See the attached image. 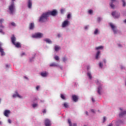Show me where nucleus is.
I'll return each mask as SVG.
<instances>
[{
    "instance_id": "nucleus-1",
    "label": "nucleus",
    "mask_w": 126,
    "mask_h": 126,
    "mask_svg": "<svg viewBox=\"0 0 126 126\" xmlns=\"http://www.w3.org/2000/svg\"><path fill=\"white\" fill-rule=\"evenodd\" d=\"M48 17H49V13H43L39 18V22H46Z\"/></svg>"
},
{
    "instance_id": "nucleus-2",
    "label": "nucleus",
    "mask_w": 126,
    "mask_h": 126,
    "mask_svg": "<svg viewBox=\"0 0 126 126\" xmlns=\"http://www.w3.org/2000/svg\"><path fill=\"white\" fill-rule=\"evenodd\" d=\"M11 42L13 45L16 47V48H21V44L19 42H15L16 41V37L14 35H12L11 38Z\"/></svg>"
},
{
    "instance_id": "nucleus-3",
    "label": "nucleus",
    "mask_w": 126,
    "mask_h": 126,
    "mask_svg": "<svg viewBox=\"0 0 126 126\" xmlns=\"http://www.w3.org/2000/svg\"><path fill=\"white\" fill-rule=\"evenodd\" d=\"M14 1L15 0H12L11 5L9 6L10 14H13V12H14Z\"/></svg>"
},
{
    "instance_id": "nucleus-4",
    "label": "nucleus",
    "mask_w": 126,
    "mask_h": 126,
    "mask_svg": "<svg viewBox=\"0 0 126 126\" xmlns=\"http://www.w3.org/2000/svg\"><path fill=\"white\" fill-rule=\"evenodd\" d=\"M42 37H43V33L41 32H37L32 35V38H42Z\"/></svg>"
},
{
    "instance_id": "nucleus-5",
    "label": "nucleus",
    "mask_w": 126,
    "mask_h": 126,
    "mask_svg": "<svg viewBox=\"0 0 126 126\" xmlns=\"http://www.w3.org/2000/svg\"><path fill=\"white\" fill-rule=\"evenodd\" d=\"M46 13H49V16H50V15H52V16H56L58 13V12L56 10H53L50 12H46Z\"/></svg>"
},
{
    "instance_id": "nucleus-6",
    "label": "nucleus",
    "mask_w": 126,
    "mask_h": 126,
    "mask_svg": "<svg viewBox=\"0 0 126 126\" xmlns=\"http://www.w3.org/2000/svg\"><path fill=\"white\" fill-rule=\"evenodd\" d=\"M112 15L113 16V17H114V18H119L120 14V13L114 11L112 13Z\"/></svg>"
},
{
    "instance_id": "nucleus-7",
    "label": "nucleus",
    "mask_w": 126,
    "mask_h": 126,
    "mask_svg": "<svg viewBox=\"0 0 126 126\" xmlns=\"http://www.w3.org/2000/svg\"><path fill=\"white\" fill-rule=\"evenodd\" d=\"M110 26L112 29L114 34L117 33V30L116 29V26H115V25H114L112 23L110 24Z\"/></svg>"
},
{
    "instance_id": "nucleus-8",
    "label": "nucleus",
    "mask_w": 126,
    "mask_h": 126,
    "mask_svg": "<svg viewBox=\"0 0 126 126\" xmlns=\"http://www.w3.org/2000/svg\"><path fill=\"white\" fill-rule=\"evenodd\" d=\"M45 126H51V121L48 119L45 120Z\"/></svg>"
},
{
    "instance_id": "nucleus-9",
    "label": "nucleus",
    "mask_w": 126,
    "mask_h": 126,
    "mask_svg": "<svg viewBox=\"0 0 126 126\" xmlns=\"http://www.w3.org/2000/svg\"><path fill=\"white\" fill-rule=\"evenodd\" d=\"M68 23H69V22H68V21L67 20L64 21L62 24V27L63 28H64V27H66V26L68 25Z\"/></svg>"
},
{
    "instance_id": "nucleus-10",
    "label": "nucleus",
    "mask_w": 126,
    "mask_h": 126,
    "mask_svg": "<svg viewBox=\"0 0 126 126\" xmlns=\"http://www.w3.org/2000/svg\"><path fill=\"white\" fill-rule=\"evenodd\" d=\"M9 114H10V111L8 110H6L4 111V116H5V117H7V118H8Z\"/></svg>"
},
{
    "instance_id": "nucleus-11",
    "label": "nucleus",
    "mask_w": 126,
    "mask_h": 126,
    "mask_svg": "<svg viewBox=\"0 0 126 126\" xmlns=\"http://www.w3.org/2000/svg\"><path fill=\"white\" fill-rule=\"evenodd\" d=\"M72 98L74 102H77L78 101V97L75 94L73 95Z\"/></svg>"
},
{
    "instance_id": "nucleus-12",
    "label": "nucleus",
    "mask_w": 126,
    "mask_h": 126,
    "mask_svg": "<svg viewBox=\"0 0 126 126\" xmlns=\"http://www.w3.org/2000/svg\"><path fill=\"white\" fill-rule=\"evenodd\" d=\"M0 53H1V56H4L5 54L4 53V51H3V49L1 48V44L0 43Z\"/></svg>"
},
{
    "instance_id": "nucleus-13",
    "label": "nucleus",
    "mask_w": 126,
    "mask_h": 126,
    "mask_svg": "<svg viewBox=\"0 0 126 126\" xmlns=\"http://www.w3.org/2000/svg\"><path fill=\"white\" fill-rule=\"evenodd\" d=\"M28 5L29 8H31V7H32V0H28Z\"/></svg>"
},
{
    "instance_id": "nucleus-14",
    "label": "nucleus",
    "mask_w": 126,
    "mask_h": 126,
    "mask_svg": "<svg viewBox=\"0 0 126 126\" xmlns=\"http://www.w3.org/2000/svg\"><path fill=\"white\" fill-rule=\"evenodd\" d=\"M40 75L43 77H46L48 75V73L47 72H43L40 73Z\"/></svg>"
},
{
    "instance_id": "nucleus-15",
    "label": "nucleus",
    "mask_w": 126,
    "mask_h": 126,
    "mask_svg": "<svg viewBox=\"0 0 126 126\" xmlns=\"http://www.w3.org/2000/svg\"><path fill=\"white\" fill-rule=\"evenodd\" d=\"M34 23H31L30 24V30H32L34 29Z\"/></svg>"
},
{
    "instance_id": "nucleus-16",
    "label": "nucleus",
    "mask_w": 126,
    "mask_h": 126,
    "mask_svg": "<svg viewBox=\"0 0 126 126\" xmlns=\"http://www.w3.org/2000/svg\"><path fill=\"white\" fill-rule=\"evenodd\" d=\"M101 90H102V87H99L97 90V93L99 95H101Z\"/></svg>"
},
{
    "instance_id": "nucleus-17",
    "label": "nucleus",
    "mask_w": 126,
    "mask_h": 126,
    "mask_svg": "<svg viewBox=\"0 0 126 126\" xmlns=\"http://www.w3.org/2000/svg\"><path fill=\"white\" fill-rule=\"evenodd\" d=\"M125 115H126V111H125L119 114V117L121 118V117H123V116H125Z\"/></svg>"
},
{
    "instance_id": "nucleus-18",
    "label": "nucleus",
    "mask_w": 126,
    "mask_h": 126,
    "mask_svg": "<svg viewBox=\"0 0 126 126\" xmlns=\"http://www.w3.org/2000/svg\"><path fill=\"white\" fill-rule=\"evenodd\" d=\"M44 41L46 42V43H48L49 44H51L52 41L49 39H44Z\"/></svg>"
},
{
    "instance_id": "nucleus-19",
    "label": "nucleus",
    "mask_w": 126,
    "mask_h": 126,
    "mask_svg": "<svg viewBox=\"0 0 126 126\" xmlns=\"http://www.w3.org/2000/svg\"><path fill=\"white\" fill-rule=\"evenodd\" d=\"M87 74L88 76H89L90 79H92V76L91 75V73L88 72Z\"/></svg>"
},
{
    "instance_id": "nucleus-20",
    "label": "nucleus",
    "mask_w": 126,
    "mask_h": 126,
    "mask_svg": "<svg viewBox=\"0 0 126 126\" xmlns=\"http://www.w3.org/2000/svg\"><path fill=\"white\" fill-rule=\"evenodd\" d=\"M63 106L64 108H68V104L66 102L64 103Z\"/></svg>"
},
{
    "instance_id": "nucleus-21",
    "label": "nucleus",
    "mask_w": 126,
    "mask_h": 126,
    "mask_svg": "<svg viewBox=\"0 0 126 126\" xmlns=\"http://www.w3.org/2000/svg\"><path fill=\"white\" fill-rule=\"evenodd\" d=\"M13 97L14 98H15L16 97H18L19 98H21V96H20V95H19L18 94H14L13 95Z\"/></svg>"
},
{
    "instance_id": "nucleus-22",
    "label": "nucleus",
    "mask_w": 126,
    "mask_h": 126,
    "mask_svg": "<svg viewBox=\"0 0 126 126\" xmlns=\"http://www.w3.org/2000/svg\"><path fill=\"white\" fill-rule=\"evenodd\" d=\"M95 49L96 50H100L101 49H104V47L103 46H100L96 47Z\"/></svg>"
},
{
    "instance_id": "nucleus-23",
    "label": "nucleus",
    "mask_w": 126,
    "mask_h": 126,
    "mask_svg": "<svg viewBox=\"0 0 126 126\" xmlns=\"http://www.w3.org/2000/svg\"><path fill=\"white\" fill-rule=\"evenodd\" d=\"M50 66H58V65L56 63H52L50 64Z\"/></svg>"
},
{
    "instance_id": "nucleus-24",
    "label": "nucleus",
    "mask_w": 126,
    "mask_h": 126,
    "mask_svg": "<svg viewBox=\"0 0 126 126\" xmlns=\"http://www.w3.org/2000/svg\"><path fill=\"white\" fill-rule=\"evenodd\" d=\"M100 51H98L96 53V56H95V58L96 59H98V58H99V55H100Z\"/></svg>"
},
{
    "instance_id": "nucleus-25",
    "label": "nucleus",
    "mask_w": 126,
    "mask_h": 126,
    "mask_svg": "<svg viewBox=\"0 0 126 126\" xmlns=\"http://www.w3.org/2000/svg\"><path fill=\"white\" fill-rule=\"evenodd\" d=\"M61 97L62 99H63V100H65V96H64V95H63V94H61Z\"/></svg>"
},
{
    "instance_id": "nucleus-26",
    "label": "nucleus",
    "mask_w": 126,
    "mask_h": 126,
    "mask_svg": "<svg viewBox=\"0 0 126 126\" xmlns=\"http://www.w3.org/2000/svg\"><path fill=\"white\" fill-rule=\"evenodd\" d=\"M68 123L69 125V126H72V124H71V121L70 119H68Z\"/></svg>"
},
{
    "instance_id": "nucleus-27",
    "label": "nucleus",
    "mask_w": 126,
    "mask_h": 126,
    "mask_svg": "<svg viewBox=\"0 0 126 126\" xmlns=\"http://www.w3.org/2000/svg\"><path fill=\"white\" fill-rule=\"evenodd\" d=\"M55 50L56 52H58V51H59V50H60V47L59 46H55Z\"/></svg>"
},
{
    "instance_id": "nucleus-28",
    "label": "nucleus",
    "mask_w": 126,
    "mask_h": 126,
    "mask_svg": "<svg viewBox=\"0 0 126 126\" xmlns=\"http://www.w3.org/2000/svg\"><path fill=\"white\" fill-rule=\"evenodd\" d=\"M38 106V104L37 103H34L32 104L33 108H36V107Z\"/></svg>"
},
{
    "instance_id": "nucleus-29",
    "label": "nucleus",
    "mask_w": 126,
    "mask_h": 126,
    "mask_svg": "<svg viewBox=\"0 0 126 126\" xmlns=\"http://www.w3.org/2000/svg\"><path fill=\"white\" fill-rule=\"evenodd\" d=\"M55 59L56 60V61H59V60H60V58L59 57V56H55Z\"/></svg>"
},
{
    "instance_id": "nucleus-30",
    "label": "nucleus",
    "mask_w": 126,
    "mask_h": 126,
    "mask_svg": "<svg viewBox=\"0 0 126 126\" xmlns=\"http://www.w3.org/2000/svg\"><path fill=\"white\" fill-rule=\"evenodd\" d=\"M111 8H115V5L113 4V2L110 3Z\"/></svg>"
},
{
    "instance_id": "nucleus-31",
    "label": "nucleus",
    "mask_w": 126,
    "mask_h": 126,
    "mask_svg": "<svg viewBox=\"0 0 126 126\" xmlns=\"http://www.w3.org/2000/svg\"><path fill=\"white\" fill-rule=\"evenodd\" d=\"M122 2H123V6H126V3L125 0H122Z\"/></svg>"
},
{
    "instance_id": "nucleus-32",
    "label": "nucleus",
    "mask_w": 126,
    "mask_h": 126,
    "mask_svg": "<svg viewBox=\"0 0 126 126\" xmlns=\"http://www.w3.org/2000/svg\"><path fill=\"white\" fill-rule=\"evenodd\" d=\"M99 65V67H100L101 68H102V67H103V63H102L100 62Z\"/></svg>"
},
{
    "instance_id": "nucleus-33",
    "label": "nucleus",
    "mask_w": 126,
    "mask_h": 126,
    "mask_svg": "<svg viewBox=\"0 0 126 126\" xmlns=\"http://www.w3.org/2000/svg\"><path fill=\"white\" fill-rule=\"evenodd\" d=\"M4 21V20L3 19H0V24H2V23Z\"/></svg>"
},
{
    "instance_id": "nucleus-34",
    "label": "nucleus",
    "mask_w": 126,
    "mask_h": 126,
    "mask_svg": "<svg viewBox=\"0 0 126 126\" xmlns=\"http://www.w3.org/2000/svg\"><path fill=\"white\" fill-rule=\"evenodd\" d=\"M63 62H64H64H66V61H67V59H66V58L63 57Z\"/></svg>"
},
{
    "instance_id": "nucleus-35",
    "label": "nucleus",
    "mask_w": 126,
    "mask_h": 126,
    "mask_svg": "<svg viewBox=\"0 0 126 126\" xmlns=\"http://www.w3.org/2000/svg\"><path fill=\"white\" fill-rule=\"evenodd\" d=\"M98 32V29H95L94 32V34H95V35H96Z\"/></svg>"
},
{
    "instance_id": "nucleus-36",
    "label": "nucleus",
    "mask_w": 126,
    "mask_h": 126,
    "mask_svg": "<svg viewBox=\"0 0 126 126\" xmlns=\"http://www.w3.org/2000/svg\"><path fill=\"white\" fill-rule=\"evenodd\" d=\"M88 13L90 14H92V13H93V11L92 10H89V11H88Z\"/></svg>"
},
{
    "instance_id": "nucleus-37",
    "label": "nucleus",
    "mask_w": 126,
    "mask_h": 126,
    "mask_svg": "<svg viewBox=\"0 0 126 126\" xmlns=\"http://www.w3.org/2000/svg\"><path fill=\"white\" fill-rule=\"evenodd\" d=\"M11 25L12 26H16V25H15V23H14V22H12L11 23Z\"/></svg>"
},
{
    "instance_id": "nucleus-38",
    "label": "nucleus",
    "mask_w": 126,
    "mask_h": 126,
    "mask_svg": "<svg viewBox=\"0 0 126 126\" xmlns=\"http://www.w3.org/2000/svg\"><path fill=\"white\" fill-rule=\"evenodd\" d=\"M67 18H70V14H68L67 16Z\"/></svg>"
},
{
    "instance_id": "nucleus-39",
    "label": "nucleus",
    "mask_w": 126,
    "mask_h": 126,
    "mask_svg": "<svg viewBox=\"0 0 126 126\" xmlns=\"http://www.w3.org/2000/svg\"><path fill=\"white\" fill-rule=\"evenodd\" d=\"M0 33H1V34H4V32H2V30H0Z\"/></svg>"
},
{
    "instance_id": "nucleus-40",
    "label": "nucleus",
    "mask_w": 126,
    "mask_h": 126,
    "mask_svg": "<svg viewBox=\"0 0 126 126\" xmlns=\"http://www.w3.org/2000/svg\"><path fill=\"white\" fill-rule=\"evenodd\" d=\"M8 122L9 123V124H11V120L10 119H8Z\"/></svg>"
},
{
    "instance_id": "nucleus-41",
    "label": "nucleus",
    "mask_w": 126,
    "mask_h": 126,
    "mask_svg": "<svg viewBox=\"0 0 126 126\" xmlns=\"http://www.w3.org/2000/svg\"><path fill=\"white\" fill-rule=\"evenodd\" d=\"M64 11V10L63 9L61 10V13H63Z\"/></svg>"
},
{
    "instance_id": "nucleus-42",
    "label": "nucleus",
    "mask_w": 126,
    "mask_h": 126,
    "mask_svg": "<svg viewBox=\"0 0 126 126\" xmlns=\"http://www.w3.org/2000/svg\"><path fill=\"white\" fill-rule=\"evenodd\" d=\"M97 20H98V22H100V21H101V18H99V17L98 18Z\"/></svg>"
},
{
    "instance_id": "nucleus-43",
    "label": "nucleus",
    "mask_w": 126,
    "mask_h": 126,
    "mask_svg": "<svg viewBox=\"0 0 126 126\" xmlns=\"http://www.w3.org/2000/svg\"><path fill=\"white\" fill-rule=\"evenodd\" d=\"M39 88H40V86H38L36 87V90H39Z\"/></svg>"
},
{
    "instance_id": "nucleus-44",
    "label": "nucleus",
    "mask_w": 126,
    "mask_h": 126,
    "mask_svg": "<svg viewBox=\"0 0 126 126\" xmlns=\"http://www.w3.org/2000/svg\"><path fill=\"white\" fill-rule=\"evenodd\" d=\"M46 112H47V111L46 110V109H44V110L43 111V114H46Z\"/></svg>"
},
{
    "instance_id": "nucleus-45",
    "label": "nucleus",
    "mask_w": 126,
    "mask_h": 126,
    "mask_svg": "<svg viewBox=\"0 0 126 126\" xmlns=\"http://www.w3.org/2000/svg\"><path fill=\"white\" fill-rule=\"evenodd\" d=\"M106 122V117H103V122Z\"/></svg>"
},
{
    "instance_id": "nucleus-46",
    "label": "nucleus",
    "mask_w": 126,
    "mask_h": 126,
    "mask_svg": "<svg viewBox=\"0 0 126 126\" xmlns=\"http://www.w3.org/2000/svg\"><path fill=\"white\" fill-rule=\"evenodd\" d=\"M92 102H95V99H94V98L93 97L92 98Z\"/></svg>"
},
{
    "instance_id": "nucleus-47",
    "label": "nucleus",
    "mask_w": 126,
    "mask_h": 126,
    "mask_svg": "<svg viewBox=\"0 0 126 126\" xmlns=\"http://www.w3.org/2000/svg\"><path fill=\"white\" fill-rule=\"evenodd\" d=\"M91 111L92 113H95V111L94 110V109H91Z\"/></svg>"
},
{
    "instance_id": "nucleus-48",
    "label": "nucleus",
    "mask_w": 126,
    "mask_h": 126,
    "mask_svg": "<svg viewBox=\"0 0 126 126\" xmlns=\"http://www.w3.org/2000/svg\"><path fill=\"white\" fill-rule=\"evenodd\" d=\"M0 28H4V27L1 25H0Z\"/></svg>"
},
{
    "instance_id": "nucleus-49",
    "label": "nucleus",
    "mask_w": 126,
    "mask_h": 126,
    "mask_svg": "<svg viewBox=\"0 0 126 126\" xmlns=\"http://www.w3.org/2000/svg\"><path fill=\"white\" fill-rule=\"evenodd\" d=\"M85 29L86 30H87L88 29V26H86V27H85Z\"/></svg>"
},
{
    "instance_id": "nucleus-50",
    "label": "nucleus",
    "mask_w": 126,
    "mask_h": 126,
    "mask_svg": "<svg viewBox=\"0 0 126 126\" xmlns=\"http://www.w3.org/2000/svg\"><path fill=\"white\" fill-rule=\"evenodd\" d=\"M103 63H107V62L106 61V60H103Z\"/></svg>"
},
{
    "instance_id": "nucleus-51",
    "label": "nucleus",
    "mask_w": 126,
    "mask_h": 126,
    "mask_svg": "<svg viewBox=\"0 0 126 126\" xmlns=\"http://www.w3.org/2000/svg\"><path fill=\"white\" fill-rule=\"evenodd\" d=\"M58 38H60V37H61V34H58Z\"/></svg>"
},
{
    "instance_id": "nucleus-52",
    "label": "nucleus",
    "mask_w": 126,
    "mask_h": 126,
    "mask_svg": "<svg viewBox=\"0 0 126 126\" xmlns=\"http://www.w3.org/2000/svg\"><path fill=\"white\" fill-rule=\"evenodd\" d=\"M86 114L87 115V116H88V112L86 111Z\"/></svg>"
},
{
    "instance_id": "nucleus-53",
    "label": "nucleus",
    "mask_w": 126,
    "mask_h": 126,
    "mask_svg": "<svg viewBox=\"0 0 126 126\" xmlns=\"http://www.w3.org/2000/svg\"><path fill=\"white\" fill-rule=\"evenodd\" d=\"M73 126H77V125H76V124H74Z\"/></svg>"
},
{
    "instance_id": "nucleus-54",
    "label": "nucleus",
    "mask_w": 126,
    "mask_h": 126,
    "mask_svg": "<svg viewBox=\"0 0 126 126\" xmlns=\"http://www.w3.org/2000/svg\"><path fill=\"white\" fill-rule=\"evenodd\" d=\"M118 46L120 47H122V45H121V44H118Z\"/></svg>"
},
{
    "instance_id": "nucleus-55",
    "label": "nucleus",
    "mask_w": 126,
    "mask_h": 126,
    "mask_svg": "<svg viewBox=\"0 0 126 126\" xmlns=\"http://www.w3.org/2000/svg\"><path fill=\"white\" fill-rule=\"evenodd\" d=\"M111 1H112V2H114V1H116V0H111Z\"/></svg>"
},
{
    "instance_id": "nucleus-56",
    "label": "nucleus",
    "mask_w": 126,
    "mask_h": 126,
    "mask_svg": "<svg viewBox=\"0 0 126 126\" xmlns=\"http://www.w3.org/2000/svg\"><path fill=\"white\" fill-rule=\"evenodd\" d=\"M124 23H126V19L124 21Z\"/></svg>"
},
{
    "instance_id": "nucleus-57",
    "label": "nucleus",
    "mask_w": 126,
    "mask_h": 126,
    "mask_svg": "<svg viewBox=\"0 0 126 126\" xmlns=\"http://www.w3.org/2000/svg\"><path fill=\"white\" fill-rule=\"evenodd\" d=\"M25 78H26V79H28V78L27 77H25Z\"/></svg>"
},
{
    "instance_id": "nucleus-58",
    "label": "nucleus",
    "mask_w": 126,
    "mask_h": 126,
    "mask_svg": "<svg viewBox=\"0 0 126 126\" xmlns=\"http://www.w3.org/2000/svg\"><path fill=\"white\" fill-rule=\"evenodd\" d=\"M108 126H113L112 124H110Z\"/></svg>"
},
{
    "instance_id": "nucleus-59",
    "label": "nucleus",
    "mask_w": 126,
    "mask_h": 126,
    "mask_svg": "<svg viewBox=\"0 0 126 126\" xmlns=\"http://www.w3.org/2000/svg\"><path fill=\"white\" fill-rule=\"evenodd\" d=\"M25 55V53H23V54H22V56H23V55Z\"/></svg>"
},
{
    "instance_id": "nucleus-60",
    "label": "nucleus",
    "mask_w": 126,
    "mask_h": 126,
    "mask_svg": "<svg viewBox=\"0 0 126 126\" xmlns=\"http://www.w3.org/2000/svg\"><path fill=\"white\" fill-rule=\"evenodd\" d=\"M6 67H8V65H6Z\"/></svg>"
},
{
    "instance_id": "nucleus-61",
    "label": "nucleus",
    "mask_w": 126,
    "mask_h": 126,
    "mask_svg": "<svg viewBox=\"0 0 126 126\" xmlns=\"http://www.w3.org/2000/svg\"><path fill=\"white\" fill-rule=\"evenodd\" d=\"M2 123L0 121V125H1Z\"/></svg>"
},
{
    "instance_id": "nucleus-62",
    "label": "nucleus",
    "mask_w": 126,
    "mask_h": 126,
    "mask_svg": "<svg viewBox=\"0 0 126 126\" xmlns=\"http://www.w3.org/2000/svg\"><path fill=\"white\" fill-rule=\"evenodd\" d=\"M121 68H122V69H123V68H124V67H121Z\"/></svg>"
},
{
    "instance_id": "nucleus-63",
    "label": "nucleus",
    "mask_w": 126,
    "mask_h": 126,
    "mask_svg": "<svg viewBox=\"0 0 126 126\" xmlns=\"http://www.w3.org/2000/svg\"><path fill=\"white\" fill-rule=\"evenodd\" d=\"M120 110H121V111H122L123 109H122L121 108H120Z\"/></svg>"
},
{
    "instance_id": "nucleus-64",
    "label": "nucleus",
    "mask_w": 126,
    "mask_h": 126,
    "mask_svg": "<svg viewBox=\"0 0 126 126\" xmlns=\"http://www.w3.org/2000/svg\"><path fill=\"white\" fill-rule=\"evenodd\" d=\"M87 69H89V67H88V68H87Z\"/></svg>"
}]
</instances>
